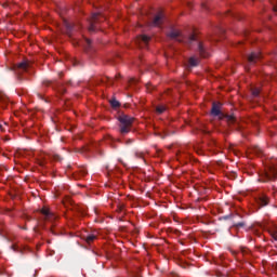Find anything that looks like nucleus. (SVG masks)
<instances>
[{
  "label": "nucleus",
  "instance_id": "obj_1",
  "mask_svg": "<svg viewBox=\"0 0 277 277\" xmlns=\"http://www.w3.org/2000/svg\"><path fill=\"white\" fill-rule=\"evenodd\" d=\"M168 38L171 40H176V42H184V44L192 45L194 42H197V50L200 57H209V51L205 48L202 42L198 41L196 35H190L189 37H185L181 35V30L172 28L168 34Z\"/></svg>",
  "mask_w": 277,
  "mask_h": 277
},
{
  "label": "nucleus",
  "instance_id": "obj_2",
  "mask_svg": "<svg viewBox=\"0 0 277 277\" xmlns=\"http://www.w3.org/2000/svg\"><path fill=\"white\" fill-rule=\"evenodd\" d=\"M119 120V133L120 135H128V133H131V129H133V122L135 121V118L129 116V115H121L118 117Z\"/></svg>",
  "mask_w": 277,
  "mask_h": 277
},
{
  "label": "nucleus",
  "instance_id": "obj_3",
  "mask_svg": "<svg viewBox=\"0 0 277 277\" xmlns=\"http://www.w3.org/2000/svg\"><path fill=\"white\" fill-rule=\"evenodd\" d=\"M211 116H219L220 120H226L227 124H235L236 119L233 115H224L222 113V103L220 102H213L212 108H211Z\"/></svg>",
  "mask_w": 277,
  "mask_h": 277
},
{
  "label": "nucleus",
  "instance_id": "obj_4",
  "mask_svg": "<svg viewBox=\"0 0 277 277\" xmlns=\"http://www.w3.org/2000/svg\"><path fill=\"white\" fill-rule=\"evenodd\" d=\"M27 70H29V63L27 62H22L15 66L14 71L18 81H23V72H27Z\"/></svg>",
  "mask_w": 277,
  "mask_h": 277
},
{
  "label": "nucleus",
  "instance_id": "obj_5",
  "mask_svg": "<svg viewBox=\"0 0 277 277\" xmlns=\"http://www.w3.org/2000/svg\"><path fill=\"white\" fill-rule=\"evenodd\" d=\"M264 177V183H267V181H277V163L266 170Z\"/></svg>",
  "mask_w": 277,
  "mask_h": 277
},
{
  "label": "nucleus",
  "instance_id": "obj_6",
  "mask_svg": "<svg viewBox=\"0 0 277 277\" xmlns=\"http://www.w3.org/2000/svg\"><path fill=\"white\" fill-rule=\"evenodd\" d=\"M101 23V13H93L89 22V31H96V25Z\"/></svg>",
  "mask_w": 277,
  "mask_h": 277
},
{
  "label": "nucleus",
  "instance_id": "obj_7",
  "mask_svg": "<svg viewBox=\"0 0 277 277\" xmlns=\"http://www.w3.org/2000/svg\"><path fill=\"white\" fill-rule=\"evenodd\" d=\"M43 84L44 85H52V88H54V90H57V92L60 94H66V88H64V84H62L57 81L53 82L51 80H45V81H43Z\"/></svg>",
  "mask_w": 277,
  "mask_h": 277
},
{
  "label": "nucleus",
  "instance_id": "obj_8",
  "mask_svg": "<svg viewBox=\"0 0 277 277\" xmlns=\"http://www.w3.org/2000/svg\"><path fill=\"white\" fill-rule=\"evenodd\" d=\"M234 256H236V259H250V255L252 254L248 248L246 247H240V250L237 252V251H233L232 252Z\"/></svg>",
  "mask_w": 277,
  "mask_h": 277
},
{
  "label": "nucleus",
  "instance_id": "obj_9",
  "mask_svg": "<svg viewBox=\"0 0 277 277\" xmlns=\"http://www.w3.org/2000/svg\"><path fill=\"white\" fill-rule=\"evenodd\" d=\"M163 21H166V15L162 12L158 13L150 23L151 27H161L163 25Z\"/></svg>",
  "mask_w": 277,
  "mask_h": 277
},
{
  "label": "nucleus",
  "instance_id": "obj_10",
  "mask_svg": "<svg viewBox=\"0 0 277 277\" xmlns=\"http://www.w3.org/2000/svg\"><path fill=\"white\" fill-rule=\"evenodd\" d=\"M41 213L44 215L45 222H55L57 220V215L47 208L41 209Z\"/></svg>",
  "mask_w": 277,
  "mask_h": 277
},
{
  "label": "nucleus",
  "instance_id": "obj_11",
  "mask_svg": "<svg viewBox=\"0 0 277 277\" xmlns=\"http://www.w3.org/2000/svg\"><path fill=\"white\" fill-rule=\"evenodd\" d=\"M255 202L259 205V207H267V205H269V197H267L265 194H260L255 198Z\"/></svg>",
  "mask_w": 277,
  "mask_h": 277
},
{
  "label": "nucleus",
  "instance_id": "obj_12",
  "mask_svg": "<svg viewBox=\"0 0 277 277\" xmlns=\"http://www.w3.org/2000/svg\"><path fill=\"white\" fill-rule=\"evenodd\" d=\"M259 60H261V53H256V52H252L249 56H248V62L249 64H256V62H259Z\"/></svg>",
  "mask_w": 277,
  "mask_h": 277
},
{
  "label": "nucleus",
  "instance_id": "obj_13",
  "mask_svg": "<svg viewBox=\"0 0 277 277\" xmlns=\"http://www.w3.org/2000/svg\"><path fill=\"white\" fill-rule=\"evenodd\" d=\"M8 103H9L8 96L5 95V93L0 91V107L2 109H5V107H8Z\"/></svg>",
  "mask_w": 277,
  "mask_h": 277
},
{
  "label": "nucleus",
  "instance_id": "obj_14",
  "mask_svg": "<svg viewBox=\"0 0 277 277\" xmlns=\"http://www.w3.org/2000/svg\"><path fill=\"white\" fill-rule=\"evenodd\" d=\"M82 44L85 51H90L92 49V41L88 38H84L83 41L78 42V45Z\"/></svg>",
  "mask_w": 277,
  "mask_h": 277
},
{
  "label": "nucleus",
  "instance_id": "obj_15",
  "mask_svg": "<svg viewBox=\"0 0 277 277\" xmlns=\"http://www.w3.org/2000/svg\"><path fill=\"white\" fill-rule=\"evenodd\" d=\"M150 41V37L146 35H141L137 37L136 42L140 44L141 42L146 47Z\"/></svg>",
  "mask_w": 277,
  "mask_h": 277
},
{
  "label": "nucleus",
  "instance_id": "obj_16",
  "mask_svg": "<svg viewBox=\"0 0 277 277\" xmlns=\"http://www.w3.org/2000/svg\"><path fill=\"white\" fill-rule=\"evenodd\" d=\"M84 241H87L88 243H92V241H94L96 239V235L94 234H89L87 236H83Z\"/></svg>",
  "mask_w": 277,
  "mask_h": 277
},
{
  "label": "nucleus",
  "instance_id": "obj_17",
  "mask_svg": "<svg viewBox=\"0 0 277 277\" xmlns=\"http://www.w3.org/2000/svg\"><path fill=\"white\" fill-rule=\"evenodd\" d=\"M188 64H189V66L196 67V66H198L199 61L196 57H190L188 61Z\"/></svg>",
  "mask_w": 277,
  "mask_h": 277
},
{
  "label": "nucleus",
  "instance_id": "obj_18",
  "mask_svg": "<svg viewBox=\"0 0 277 277\" xmlns=\"http://www.w3.org/2000/svg\"><path fill=\"white\" fill-rule=\"evenodd\" d=\"M251 94H252V96H253L254 98L259 97L260 94H261V89H259V88L252 89V90H251Z\"/></svg>",
  "mask_w": 277,
  "mask_h": 277
},
{
  "label": "nucleus",
  "instance_id": "obj_19",
  "mask_svg": "<svg viewBox=\"0 0 277 277\" xmlns=\"http://www.w3.org/2000/svg\"><path fill=\"white\" fill-rule=\"evenodd\" d=\"M134 156L136 157V159H142L144 163H146V158H144V153L135 151Z\"/></svg>",
  "mask_w": 277,
  "mask_h": 277
},
{
  "label": "nucleus",
  "instance_id": "obj_20",
  "mask_svg": "<svg viewBox=\"0 0 277 277\" xmlns=\"http://www.w3.org/2000/svg\"><path fill=\"white\" fill-rule=\"evenodd\" d=\"M110 105L116 109L117 107H120V102L117 100H110Z\"/></svg>",
  "mask_w": 277,
  "mask_h": 277
},
{
  "label": "nucleus",
  "instance_id": "obj_21",
  "mask_svg": "<svg viewBox=\"0 0 277 277\" xmlns=\"http://www.w3.org/2000/svg\"><path fill=\"white\" fill-rule=\"evenodd\" d=\"M156 111L157 114H163V111H166V106H157Z\"/></svg>",
  "mask_w": 277,
  "mask_h": 277
},
{
  "label": "nucleus",
  "instance_id": "obj_22",
  "mask_svg": "<svg viewBox=\"0 0 277 277\" xmlns=\"http://www.w3.org/2000/svg\"><path fill=\"white\" fill-rule=\"evenodd\" d=\"M179 157L180 158H183V157H189V153L185 151V150H180V154H179Z\"/></svg>",
  "mask_w": 277,
  "mask_h": 277
},
{
  "label": "nucleus",
  "instance_id": "obj_23",
  "mask_svg": "<svg viewBox=\"0 0 277 277\" xmlns=\"http://www.w3.org/2000/svg\"><path fill=\"white\" fill-rule=\"evenodd\" d=\"M269 234H271V236L273 237V239H274L275 241H277V230H276V229H272V230H269Z\"/></svg>",
  "mask_w": 277,
  "mask_h": 277
},
{
  "label": "nucleus",
  "instance_id": "obj_24",
  "mask_svg": "<svg viewBox=\"0 0 277 277\" xmlns=\"http://www.w3.org/2000/svg\"><path fill=\"white\" fill-rule=\"evenodd\" d=\"M234 226L236 228H243V226H246V222H238V223L234 224Z\"/></svg>",
  "mask_w": 277,
  "mask_h": 277
},
{
  "label": "nucleus",
  "instance_id": "obj_25",
  "mask_svg": "<svg viewBox=\"0 0 277 277\" xmlns=\"http://www.w3.org/2000/svg\"><path fill=\"white\" fill-rule=\"evenodd\" d=\"M53 159L54 161H62V158L60 157V155H54Z\"/></svg>",
  "mask_w": 277,
  "mask_h": 277
},
{
  "label": "nucleus",
  "instance_id": "obj_26",
  "mask_svg": "<svg viewBox=\"0 0 277 277\" xmlns=\"http://www.w3.org/2000/svg\"><path fill=\"white\" fill-rule=\"evenodd\" d=\"M65 25H66L68 31H72V29H74L72 25H70L68 23H66Z\"/></svg>",
  "mask_w": 277,
  "mask_h": 277
},
{
  "label": "nucleus",
  "instance_id": "obj_27",
  "mask_svg": "<svg viewBox=\"0 0 277 277\" xmlns=\"http://www.w3.org/2000/svg\"><path fill=\"white\" fill-rule=\"evenodd\" d=\"M11 250H13L14 252H18V247H16V245H12Z\"/></svg>",
  "mask_w": 277,
  "mask_h": 277
},
{
  "label": "nucleus",
  "instance_id": "obj_28",
  "mask_svg": "<svg viewBox=\"0 0 277 277\" xmlns=\"http://www.w3.org/2000/svg\"><path fill=\"white\" fill-rule=\"evenodd\" d=\"M253 233H254V235H256L258 237H261V232H259L256 228H253Z\"/></svg>",
  "mask_w": 277,
  "mask_h": 277
},
{
  "label": "nucleus",
  "instance_id": "obj_29",
  "mask_svg": "<svg viewBox=\"0 0 277 277\" xmlns=\"http://www.w3.org/2000/svg\"><path fill=\"white\" fill-rule=\"evenodd\" d=\"M118 210H119V211H123V210H124V203H120V205L118 206Z\"/></svg>",
  "mask_w": 277,
  "mask_h": 277
},
{
  "label": "nucleus",
  "instance_id": "obj_30",
  "mask_svg": "<svg viewBox=\"0 0 277 277\" xmlns=\"http://www.w3.org/2000/svg\"><path fill=\"white\" fill-rule=\"evenodd\" d=\"M74 66H79V62L78 61H74Z\"/></svg>",
  "mask_w": 277,
  "mask_h": 277
},
{
  "label": "nucleus",
  "instance_id": "obj_31",
  "mask_svg": "<svg viewBox=\"0 0 277 277\" xmlns=\"http://www.w3.org/2000/svg\"><path fill=\"white\" fill-rule=\"evenodd\" d=\"M85 174H88V172L85 170L82 171V176H85Z\"/></svg>",
  "mask_w": 277,
  "mask_h": 277
},
{
  "label": "nucleus",
  "instance_id": "obj_32",
  "mask_svg": "<svg viewBox=\"0 0 277 277\" xmlns=\"http://www.w3.org/2000/svg\"><path fill=\"white\" fill-rule=\"evenodd\" d=\"M228 217H230V215H225L223 216V220H228Z\"/></svg>",
  "mask_w": 277,
  "mask_h": 277
},
{
  "label": "nucleus",
  "instance_id": "obj_33",
  "mask_svg": "<svg viewBox=\"0 0 277 277\" xmlns=\"http://www.w3.org/2000/svg\"><path fill=\"white\" fill-rule=\"evenodd\" d=\"M0 131H4L3 126L0 123Z\"/></svg>",
  "mask_w": 277,
  "mask_h": 277
},
{
  "label": "nucleus",
  "instance_id": "obj_34",
  "mask_svg": "<svg viewBox=\"0 0 277 277\" xmlns=\"http://www.w3.org/2000/svg\"><path fill=\"white\" fill-rule=\"evenodd\" d=\"M219 31H221V34H224V29L222 28H219Z\"/></svg>",
  "mask_w": 277,
  "mask_h": 277
},
{
  "label": "nucleus",
  "instance_id": "obj_35",
  "mask_svg": "<svg viewBox=\"0 0 277 277\" xmlns=\"http://www.w3.org/2000/svg\"><path fill=\"white\" fill-rule=\"evenodd\" d=\"M132 143H133V141H131V140L128 141V144H132Z\"/></svg>",
  "mask_w": 277,
  "mask_h": 277
},
{
  "label": "nucleus",
  "instance_id": "obj_36",
  "mask_svg": "<svg viewBox=\"0 0 277 277\" xmlns=\"http://www.w3.org/2000/svg\"><path fill=\"white\" fill-rule=\"evenodd\" d=\"M275 269L277 271V263L274 264Z\"/></svg>",
  "mask_w": 277,
  "mask_h": 277
},
{
  "label": "nucleus",
  "instance_id": "obj_37",
  "mask_svg": "<svg viewBox=\"0 0 277 277\" xmlns=\"http://www.w3.org/2000/svg\"><path fill=\"white\" fill-rule=\"evenodd\" d=\"M39 98H42V95L38 94Z\"/></svg>",
  "mask_w": 277,
  "mask_h": 277
},
{
  "label": "nucleus",
  "instance_id": "obj_38",
  "mask_svg": "<svg viewBox=\"0 0 277 277\" xmlns=\"http://www.w3.org/2000/svg\"><path fill=\"white\" fill-rule=\"evenodd\" d=\"M51 230H52L53 235H55V232L53 229H51Z\"/></svg>",
  "mask_w": 277,
  "mask_h": 277
}]
</instances>
